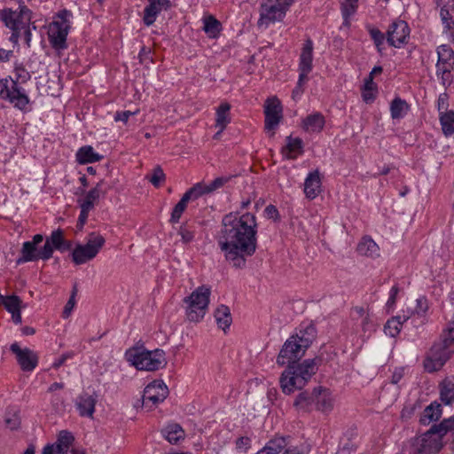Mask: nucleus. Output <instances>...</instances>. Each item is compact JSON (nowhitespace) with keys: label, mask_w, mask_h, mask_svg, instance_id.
<instances>
[{"label":"nucleus","mask_w":454,"mask_h":454,"mask_svg":"<svg viewBox=\"0 0 454 454\" xmlns=\"http://www.w3.org/2000/svg\"><path fill=\"white\" fill-rule=\"evenodd\" d=\"M440 396L444 403H452L454 402V382L449 379L443 380L440 384Z\"/></svg>","instance_id":"obj_36"},{"label":"nucleus","mask_w":454,"mask_h":454,"mask_svg":"<svg viewBox=\"0 0 454 454\" xmlns=\"http://www.w3.org/2000/svg\"><path fill=\"white\" fill-rule=\"evenodd\" d=\"M188 202L189 201L184 196L181 198V200L178 201V203L174 207L172 210L170 217L171 223H176L179 222L182 214L185 211L187 207Z\"/></svg>","instance_id":"obj_48"},{"label":"nucleus","mask_w":454,"mask_h":454,"mask_svg":"<svg viewBox=\"0 0 454 454\" xmlns=\"http://www.w3.org/2000/svg\"><path fill=\"white\" fill-rule=\"evenodd\" d=\"M4 422L7 427H9L12 430L17 429L20 425V417L16 412L12 414H6Z\"/></svg>","instance_id":"obj_51"},{"label":"nucleus","mask_w":454,"mask_h":454,"mask_svg":"<svg viewBox=\"0 0 454 454\" xmlns=\"http://www.w3.org/2000/svg\"><path fill=\"white\" fill-rule=\"evenodd\" d=\"M125 356L137 370L156 371L166 364L165 353L161 349L148 351L143 348H132Z\"/></svg>","instance_id":"obj_6"},{"label":"nucleus","mask_w":454,"mask_h":454,"mask_svg":"<svg viewBox=\"0 0 454 454\" xmlns=\"http://www.w3.org/2000/svg\"><path fill=\"white\" fill-rule=\"evenodd\" d=\"M96 403L97 395L85 393L77 397L75 406L80 416L92 419Z\"/></svg>","instance_id":"obj_20"},{"label":"nucleus","mask_w":454,"mask_h":454,"mask_svg":"<svg viewBox=\"0 0 454 454\" xmlns=\"http://www.w3.org/2000/svg\"><path fill=\"white\" fill-rule=\"evenodd\" d=\"M72 16L73 14L70 11H60L54 17L52 22L50 25V28H70V19Z\"/></svg>","instance_id":"obj_39"},{"label":"nucleus","mask_w":454,"mask_h":454,"mask_svg":"<svg viewBox=\"0 0 454 454\" xmlns=\"http://www.w3.org/2000/svg\"><path fill=\"white\" fill-rule=\"evenodd\" d=\"M439 120L442 126V130L446 137L454 134V111L441 112Z\"/></svg>","instance_id":"obj_35"},{"label":"nucleus","mask_w":454,"mask_h":454,"mask_svg":"<svg viewBox=\"0 0 454 454\" xmlns=\"http://www.w3.org/2000/svg\"><path fill=\"white\" fill-rule=\"evenodd\" d=\"M409 39V31L407 30H387V43L396 48L407 43Z\"/></svg>","instance_id":"obj_34"},{"label":"nucleus","mask_w":454,"mask_h":454,"mask_svg":"<svg viewBox=\"0 0 454 454\" xmlns=\"http://www.w3.org/2000/svg\"><path fill=\"white\" fill-rule=\"evenodd\" d=\"M68 30H48V38L52 48L60 51L67 49Z\"/></svg>","instance_id":"obj_30"},{"label":"nucleus","mask_w":454,"mask_h":454,"mask_svg":"<svg viewBox=\"0 0 454 454\" xmlns=\"http://www.w3.org/2000/svg\"><path fill=\"white\" fill-rule=\"evenodd\" d=\"M454 430V416L434 425L422 435L414 440V454H434L439 452L444 443L442 438L448 432Z\"/></svg>","instance_id":"obj_4"},{"label":"nucleus","mask_w":454,"mask_h":454,"mask_svg":"<svg viewBox=\"0 0 454 454\" xmlns=\"http://www.w3.org/2000/svg\"><path fill=\"white\" fill-rule=\"evenodd\" d=\"M166 439L172 444L184 439V431L178 424L168 425L164 430Z\"/></svg>","instance_id":"obj_38"},{"label":"nucleus","mask_w":454,"mask_h":454,"mask_svg":"<svg viewBox=\"0 0 454 454\" xmlns=\"http://www.w3.org/2000/svg\"><path fill=\"white\" fill-rule=\"evenodd\" d=\"M325 123V116L317 112L302 120V129L309 133H319L324 129Z\"/></svg>","instance_id":"obj_27"},{"label":"nucleus","mask_w":454,"mask_h":454,"mask_svg":"<svg viewBox=\"0 0 454 454\" xmlns=\"http://www.w3.org/2000/svg\"><path fill=\"white\" fill-rule=\"evenodd\" d=\"M368 309L364 307H355L352 310V316L354 319L359 320L362 319V317L366 318V314H368Z\"/></svg>","instance_id":"obj_60"},{"label":"nucleus","mask_w":454,"mask_h":454,"mask_svg":"<svg viewBox=\"0 0 454 454\" xmlns=\"http://www.w3.org/2000/svg\"><path fill=\"white\" fill-rule=\"evenodd\" d=\"M449 96L447 93H442L440 94L438 100H437V108L439 111V114H441V112H449Z\"/></svg>","instance_id":"obj_54"},{"label":"nucleus","mask_w":454,"mask_h":454,"mask_svg":"<svg viewBox=\"0 0 454 454\" xmlns=\"http://www.w3.org/2000/svg\"><path fill=\"white\" fill-rule=\"evenodd\" d=\"M321 177L317 169L310 172L304 182V192L308 199H315L321 192Z\"/></svg>","instance_id":"obj_21"},{"label":"nucleus","mask_w":454,"mask_h":454,"mask_svg":"<svg viewBox=\"0 0 454 454\" xmlns=\"http://www.w3.org/2000/svg\"><path fill=\"white\" fill-rule=\"evenodd\" d=\"M402 325L403 322L400 320V317H394L387 321L384 331L386 334L395 337L400 333Z\"/></svg>","instance_id":"obj_46"},{"label":"nucleus","mask_w":454,"mask_h":454,"mask_svg":"<svg viewBox=\"0 0 454 454\" xmlns=\"http://www.w3.org/2000/svg\"><path fill=\"white\" fill-rule=\"evenodd\" d=\"M313 338L301 335H292L286 340L277 357L279 366L295 364L304 355L312 343Z\"/></svg>","instance_id":"obj_5"},{"label":"nucleus","mask_w":454,"mask_h":454,"mask_svg":"<svg viewBox=\"0 0 454 454\" xmlns=\"http://www.w3.org/2000/svg\"><path fill=\"white\" fill-rule=\"evenodd\" d=\"M282 153L287 159H295L298 155L302 153V141L301 138H292L287 137V144L282 149Z\"/></svg>","instance_id":"obj_32"},{"label":"nucleus","mask_w":454,"mask_h":454,"mask_svg":"<svg viewBox=\"0 0 454 454\" xmlns=\"http://www.w3.org/2000/svg\"><path fill=\"white\" fill-rule=\"evenodd\" d=\"M453 354L454 321L442 333L441 340L427 351L423 361L424 370L429 373L440 371Z\"/></svg>","instance_id":"obj_2"},{"label":"nucleus","mask_w":454,"mask_h":454,"mask_svg":"<svg viewBox=\"0 0 454 454\" xmlns=\"http://www.w3.org/2000/svg\"><path fill=\"white\" fill-rule=\"evenodd\" d=\"M0 21L8 28H30L31 11L25 5L19 11L4 9L0 12Z\"/></svg>","instance_id":"obj_11"},{"label":"nucleus","mask_w":454,"mask_h":454,"mask_svg":"<svg viewBox=\"0 0 454 454\" xmlns=\"http://www.w3.org/2000/svg\"><path fill=\"white\" fill-rule=\"evenodd\" d=\"M42 454H67V452H66L62 447L55 442L53 444L46 445L43 448Z\"/></svg>","instance_id":"obj_53"},{"label":"nucleus","mask_w":454,"mask_h":454,"mask_svg":"<svg viewBox=\"0 0 454 454\" xmlns=\"http://www.w3.org/2000/svg\"><path fill=\"white\" fill-rule=\"evenodd\" d=\"M264 129L270 131V137H273L275 130L283 119V106L281 101L276 97L268 98L263 106Z\"/></svg>","instance_id":"obj_12"},{"label":"nucleus","mask_w":454,"mask_h":454,"mask_svg":"<svg viewBox=\"0 0 454 454\" xmlns=\"http://www.w3.org/2000/svg\"><path fill=\"white\" fill-rule=\"evenodd\" d=\"M409 108L408 104L401 99L400 98H395L390 106L391 116L393 119H399L403 117V113L406 112Z\"/></svg>","instance_id":"obj_44"},{"label":"nucleus","mask_w":454,"mask_h":454,"mask_svg":"<svg viewBox=\"0 0 454 454\" xmlns=\"http://www.w3.org/2000/svg\"><path fill=\"white\" fill-rule=\"evenodd\" d=\"M168 395V387L162 380H153L149 383L143 394V406L149 410L154 408L158 403L163 402Z\"/></svg>","instance_id":"obj_14"},{"label":"nucleus","mask_w":454,"mask_h":454,"mask_svg":"<svg viewBox=\"0 0 454 454\" xmlns=\"http://www.w3.org/2000/svg\"><path fill=\"white\" fill-rule=\"evenodd\" d=\"M378 89L376 83L372 81V77L364 80V85L362 89V98L365 103H372L376 98Z\"/></svg>","instance_id":"obj_41"},{"label":"nucleus","mask_w":454,"mask_h":454,"mask_svg":"<svg viewBox=\"0 0 454 454\" xmlns=\"http://www.w3.org/2000/svg\"><path fill=\"white\" fill-rule=\"evenodd\" d=\"M52 254L53 248L48 244H44V246L38 250L35 245L30 241H26L23 243L20 251L21 256L17 260V263L20 264L22 262H35L40 259L48 260L52 256Z\"/></svg>","instance_id":"obj_16"},{"label":"nucleus","mask_w":454,"mask_h":454,"mask_svg":"<svg viewBox=\"0 0 454 454\" xmlns=\"http://www.w3.org/2000/svg\"><path fill=\"white\" fill-rule=\"evenodd\" d=\"M45 244L52 247L53 250L66 251L71 248V241H67L64 238V231L58 229L51 232V236L47 238Z\"/></svg>","instance_id":"obj_29"},{"label":"nucleus","mask_w":454,"mask_h":454,"mask_svg":"<svg viewBox=\"0 0 454 454\" xmlns=\"http://www.w3.org/2000/svg\"><path fill=\"white\" fill-rule=\"evenodd\" d=\"M313 43L310 39H307L303 47L301 49V52L300 55L299 61V75L308 77L309 74L312 71L313 68Z\"/></svg>","instance_id":"obj_18"},{"label":"nucleus","mask_w":454,"mask_h":454,"mask_svg":"<svg viewBox=\"0 0 454 454\" xmlns=\"http://www.w3.org/2000/svg\"><path fill=\"white\" fill-rule=\"evenodd\" d=\"M388 28H409V26L404 20L399 18L394 20Z\"/></svg>","instance_id":"obj_64"},{"label":"nucleus","mask_w":454,"mask_h":454,"mask_svg":"<svg viewBox=\"0 0 454 454\" xmlns=\"http://www.w3.org/2000/svg\"><path fill=\"white\" fill-rule=\"evenodd\" d=\"M137 111L131 112V111H123V112H117L114 115V121H122L124 123H127L129 121V118L134 114H136Z\"/></svg>","instance_id":"obj_57"},{"label":"nucleus","mask_w":454,"mask_h":454,"mask_svg":"<svg viewBox=\"0 0 454 454\" xmlns=\"http://www.w3.org/2000/svg\"><path fill=\"white\" fill-rule=\"evenodd\" d=\"M294 0H266L261 6L259 26H269L280 20Z\"/></svg>","instance_id":"obj_9"},{"label":"nucleus","mask_w":454,"mask_h":454,"mask_svg":"<svg viewBox=\"0 0 454 454\" xmlns=\"http://www.w3.org/2000/svg\"><path fill=\"white\" fill-rule=\"evenodd\" d=\"M102 156L94 152L90 145L81 147L76 153V160L80 164L99 161Z\"/></svg>","instance_id":"obj_33"},{"label":"nucleus","mask_w":454,"mask_h":454,"mask_svg":"<svg viewBox=\"0 0 454 454\" xmlns=\"http://www.w3.org/2000/svg\"><path fill=\"white\" fill-rule=\"evenodd\" d=\"M315 408L322 412H329L333 409L334 400L328 388L317 387L314 388Z\"/></svg>","instance_id":"obj_19"},{"label":"nucleus","mask_w":454,"mask_h":454,"mask_svg":"<svg viewBox=\"0 0 454 454\" xmlns=\"http://www.w3.org/2000/svg\"><path fill=\"white\" fill-rule=\"evenodd\" d=\"M442 416V409L440 404H430L427 406L420 418V422L427 425L432 421L438 420Z\"/></svg>","instance_id":"obj_37"},{"label":"nucleus","mask_w":454,"mask_h":454,"mask_svg":"<svg viewBox=\"0 0 454 454\" xmlns=\"http://www.w3.org/2000/svg\"><path fill=\"white\" fill-rule=\"evenodd\" d=\"M309 81V77L299 75L295 88L292 91V98L296 99L304 92V86Z\"/></svg>","instance_id":"obj_50"},{"label":"nucleus","mask_w":454,"mask_h":454,"mask_svg":"<svg viewBox=\"0 0 454 454\" xmlns=\"http://www.w3.org/2000/svg\"><path fill=\"white\" fill-rule=\"evenodd\" d=\"M265 214L269 218H278V211L277 207L273 205H269L265 208Z\"/></svg>","instance_id":"obj_63"},{"label":"nucleus","mask_w":454,"mask_h":454,"mask_svg":"<svg viewBox=\"0 0 454 454\" xmlns=\"http://www.w3.org/2000/svg\"><path fill=\"white\" fill-rule=\"evenodd\" d=\"M90 211L91 210H89L85 207H81V212L77 222L78 228L82 229L83 225L86 223Z\"/></svg>","instance_id":"obj_61"},{"label":"nucleus","mask_w":454,"mask_h":454,"mask_svg":"<svg viewBox=\"0 0 454 454\" xmlns=\"http://www.w3.org/2000/svg\"><path fill=\"white\" fill-rule=\"evenodd\" d=\"M372 38L373 39L376 46L380 49V46L383 43L385 40L384 34L381 33L380 30H370Z\"/></svg>","instance_id":"obj_59"},{"label":"nucleus","mask_w":454,"mask_h":454,"mask_svg":"<svg viewBox=\"0 0 454 454\" xmlns=\"http://www.w3.org/2000/svg\"><path fill=\"white\" fill-rule=\"evenodd\" d=\"M231 176H220L216 177L210 184H207L203 182H200L195 184L193 186L189 188L184 193V197L186 198L188 201L196 200L201 196L205 194H209L214 192L215 191L222 188L224 184H226Z\"/></svg>","instance_id":"obj_15"},{"label":"nucleus","mask_w":454,"mask_h":454,"mask_svg":"<svg viewBox=\"0 0 454 454\" xmlns=\"http://www.w3.org/2000/svg\"><path fill=\"white\" fill-rule=\"evenodd\" d=\"M441 20L445 28H454V0H437Z\"/></svg>","instance_id":"obj_26"},{"label":"nucleus","mask_w":454,"mask_h":454,"mask_svg":"<svg viewBox=\"0 0 454 454\" xmlns=\"http://www.w3.org/2000/svg\"><path fill=\"white\" fill-rule=\"evenodd\" d=\"M15 73L17 75V82L19 80H20L22 82H25L30 78L29 73L21 66H17L15 67Z\"/></svg>","instance_id":"obj_56"},{"label":"nucleus","mask_w":454,"mask_h":454,"mask_svg":"<svg viewBox=\"0 0 454 454\" xmlns=\"http://www.w3.org/2000/svg\"><path fill=\"white\" fill-rule=\"evenodd\" d=\"M0 98L9 100L19 109H24L29 102L27 96L18 87L17 82L7 78L0 79Z\"/></svg>","instance_id":"obj_13"},{"label":"nucleus","mask_w":454,"mask_h":454,"mask_svg":"<svg viewBox=\"0 0 454 454\" xmlns=\"http://www.w3.org/2000/svg\"><path fill=\"white\" fill-rule=\"evenodd\" d=\"M428 302L425 297L419 298L417 300V306L413 312L412 321L415 322L417 319L419 320L420 325H424L427 322L426 314L428 310Z\"/></svg>","instance_id":"obj_43"},{"label":"nucleus","mask_w":454,"mask_h":454,"mask_svg":"<svg viewBox=\"0 0 454 454\" xmlns=\"http://www.w3.org/2000/svg\"><path fill=\"white\" fill-rule=\"evenodd\" d=\"M216 323L220 328L225 330L231 323L230 309L227 306L221 305L215 312Z\"/></svg>","instance_id":"obj_40"},{"label":"nucleus","mask_w":454,"mask_h":454,"mask_svg":"<svg viewBox=\"0 0 454 454\" xmlns=\"http://www.w3.org/2000/svg\"><path fill=\"white\" fill-rule=\"evenodd\" d=\"M104 181H99L92 189H90L83 198L79 200L80 207H85L92 210L95 206L99 202L100 197L105 195L106 192L103 190Z\"/></svg>","instance_id":"obj_22"},{"label":"nucleus","mask_w":454,"mask_h":454,"mask_svg":"<svg viewBox=\"0 0 454 454\" xmlns=\"http://www.w3.org/2000/svg\"><path fill=\"white\" fill-rule=\"evenodd\" d=\"M146 179L156 188H159L162 185V184L166 180V176L163 172V169L157 166L153 168L151 176L147 175Z\"/></svg>","instance_id":"obj_47"},{"label":"nucleus","mask_w":454,"mask_h":454,"mask_svg":"<svg viewBox=\"0 0 454 454\" xmlns=\"http://www.w3.org/2000/svg\"><path fill=\"white\" fill-rule=\"evenodd\" d=\"M218 244L224 256L236 268H243L247 258L256 250V219L247 213L239 217L230 213L223 218Z\"/></svg>","instance_id":"obj_1"},{"label":"nucleus","mask_w":454,"mask_h":454,"mask_svg":"<svg viewBox=\"0 0 454 454\" xmlns=\"http://www.w3.org/2000/svg\"><path fill=\"white\" fill-rule=\"evenodd\" d=\"M203 28H219L221 22L212 14H205L203 16Z\"/></svg>","instance_id":"obj_52"},{"label":"nucleus","mask_w":454,"mask_h":454,"mask_svg":"<svg viewBox=\"0 0 454 454\" xmlns=\"http://www.w3.org/2000/svg\"><path fill=\"white\" fill-rule=\"evenodd\" d=\"M75 294H76V289L74 288L73 290V293H72V295H71L70 299L68 300V301L65 305V308H64V310H63V317H65V318H67L70 316V314H71V312H72V310H73V309L74 307V304H75L74 296H75Z\"/></svg>","instance_id":"obj_55"},{"label":"nucleus","mask_w":454,"mask_h":454,"mask_svg":"<svg viewBox=\"0 0 454 454\" xmlns=\"http://www.w3.org/2000/svg\"><path fill=\"white\" fill-rule=\"evenodd\" d=\"M179 234L181 235L182 240L184 243L191 242L194 238V233L183 226L180 227Z\"/></svg>","instance_id":"obj_58"},{"label":"nucleus","mask_w":454,"mask_h":454,"mask_svg":"<svg viewBox=\"0 0 454 454\" xmlns=\"http://www.w3.org/2000/svg\"><path fill=\"white\" fill-rule=\"evenodd\" d=\"M340 6L344 18L343 26L349 27L350 23L348 18L356 13L358 8V0H342Z\"/></svg>","instance_id":"obj_42"},{"label":"nucleus","mask_w":454,"mask_h":454,"mask_svg":"<svg viewBox=\"0 0 454 454\" xmlns=\"http://www.w3.org/2000/svg\"><path fill=\"white\" fill-rule=\"evenodd\" d=\"M74 437L73 434L66 430H62L59 433L57 443L62 447L66 452H68L70 446L73 444Z\"/></svg>","instance_id":"obj_49"},{"label":"nucleus","mask_w":454,"mask_h":454,"mask_svg":"<svg viewBox=\"0 0 454 454\" xmlns=\"http://www.w3.org/2000/svg\"><path fill=\"white\" fill-rule=\"evenodd\" d=\"M398 292H399V288L397 286H394L391 290H390V296H389V299L387 302V306L388 308H392L395 306V301H396V296L398 294Z\"/></svg>","instance_id":"obj_62"},{"label":"nucleus","mask_w":454,"mask_h":454,"mask_svg":"<svg viewBox=\"0 0 454 454\" xmlns=\"http://www.w3.org/2000/svg\"><path fill=\"white\" fill-rule=\"evenodd\" d=\"M1 303L10 313L20 310L22 308V301L17 295L3 296Z\"/></svg>","instance_id":"obj_45"},{"label":"nucleus","mask_w":454,"mask_h":454,"mask_svg":"<svg viewBox=\"0 0 454 454\" xmlns=\"http://www.w3.org/2000/svg\"><path fill=\"white\" fill-rule=\"evenodd\" d=\"M294 406L298 411L310 412L315 407L314 390L311 393H300L294 400Z\"/></svg>","instance_id":"obj_28"},{"label":"nucleus","mask_w":454,"mask_h":454,"mask_svg":"<svg viewBox=\"0 0 454 454\" xmlns=\"http://www.w3.org/2000/svg\"><path fill=\"white\" fill-rule=\"evenodd\" d=\"M317 370L316 359H306L301 364L287 365L279 379L282 391L290 395L296 389H301L317 372Z\"/></svg>","instance_id":"obj_3"},{"label":"nucleus","mask_w":454,"mask_h":454,"mask_svg":"<svg viewBox=\"0 0 454 454\" xmlns=\"http://www.w3.org/2000/svg\"><path fill=\"white\" fill-rule=\"evenodd\" d=\"M380 251V247L370 236H364L356 247V252L360 255L371 258L379 257Z\"/></svg>","instance_id":"obj_23"},{"label":"nucleus","mask_w":454,"mask_h":454,"mask_svg":"<svg viewBox=\"0 0 454 454\" xmlns=\"http://www.w3.org/2000/svg\"><path fill=\"white\" fill-rule=\"evenodd\" d=\"M437 55L436 75L441 78L442 85L446 87L452 82L454 51L449 45L442 44L437 48Z\"/></svg>","instance_id":"obj_10"},{"label":"nucleus","mask_w":454,"mask_h":454,"mask_svg":"<svg viewBox=\"0 0 454 454\" xmlns=\"http://www.w3.org/2000/svg\"><path fill=\"white\" fill-rule=\"evenodd\" d=\"M210 293L208 287L201 286L184 299L186 304L185 315L190 322H199L204 317L209 303Z\"/></svg>","instance_id":"obj_7"},{"label":"nucleus","mask_w":454,"mask_h":454,"mask_svg":"<svg viewBox=\"0 0 454 454\" xmlns=\"http://www.w3.org/2000/svg\"><path fill=\"white\" fill-rule=\"evenodd\" d=\"M286 438L276 436L270 440L267 444L257 452V454H278L286 447Z\"/></svg>","instance_id":"obj_31"},{"label":"nucleus","mask_w":454,"mask_h":454,"mask_svg":"<svg viewBox=\"0 0 454 454\" xmlns=\"http://www.w3.org/2000/svg\"><path fill=\"white\" fill-rule=\"evenodd\" d=\"M10 350L15 355L18 364L24 372H32L38 364L37 354L28 348H22L17 342L11 345Z\"/></svg>","instance_id":"obj_17"},{"label":"nucleus","mask_w":454,"mask_h":454,"mask_svg":"<svg viewBox=\"0 0 454 454\" xmlns=\"http://www.w3.org/2000/svg\"><path fill=\"white\" fill-rule=\"evenodd\" d=\"M231 106L229 102H222L215 109V128L223 131L231 121Z\"/></svg>","instance_id":"obj_25"},{"label":"nucleus","mask_w":454,"mask_h":454,"mask_svg":"<svg viewBox=\"0 0 454 454\" xmlns=\"http://www.w3.org/2000/svg\"><path fill=\"white\" fill-rule=\"evenodd\" d=\"M105 238L98 233L91 232L88 236L85 245H77L72 253L73 261L75 264H82L97 256L99 250L105 245Z\"/></svg>","instance_id":"obj_8"},{"label":"nucleus","mask_w":454,"mask_h":454,"mask_svg":"<svg viewBox=\"0 0 454 454\" xmlns=\"http://www.w3.org/2000/svg\"><path fill=\"white\" fill-rule=\"evenodd\" d=\"M150 4L145 9L144 22L146 26L152 25L157 13L167 10L169 6V0H149Z\"/></svg>","instance_id":"obj_24"}]
</instances>
